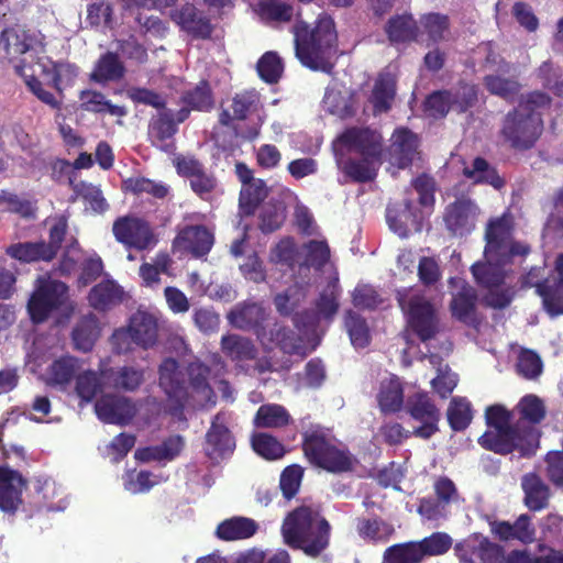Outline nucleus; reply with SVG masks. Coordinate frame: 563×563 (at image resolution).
Here are the masks:
<instances>
[{
  "instance_id": "46",
  "label": "nucleus",
  "mask_w": 563,
  "mask_h": 563,
  "mask_svg": "<svg viewBox=\"0 0 563 563\" xmlns=\"http://www.w3.org/2000/svg\"><path fill=\"white\" fill-rule=\"evenodd\" d=\"M268 189L262 179L256 178L240 192V208L245 214H252L256 207L266 198Z\"/></svg>"
},
{
  "instance_id": "55",
  "label": "nucleus",
  "mask_w": 563,
  "mask_h": 563,
  "mask_svg": "<svg viewBox=\"0 0 563 563\" xmlns=\"http://www.w3.org/2000/svg\"><path fill=\"white\" fill-rule=\"evenodd\" d=\"M352 464L353 459L351 454L344 450L338 449L334 443L317 466L322 467L329 472L340 473L351 470Z\"/></svg>"
},
{
  "instance_id": "38",
  "label": "nucleus",
  "mask_w": 563,
  "mask_h": 563,
  "mask_svg": "<svg viewBox=\"0 0 563 563\" xmlns=\"http://www.w3.org/2000/svg\"><path fill=\"white\" fill-rule=\"evenodd\" d=\"M124 74L125 67L118 54L108 52L99 58L91 78L97 82L118 81L123 78Z\"/></svg>"
},
{
  "instance_id": "24",
  "label": "nucleus",
  "mask_w": 563,
  "mask_h": 563,
  "mask_svg": "<svg viewBox=\"0 0 563 563\" xmlns=\"http://www.w3.org/2000/svg\"><path fill=\"white\" fill-rule=\"evenodd\" d=\"M209 367L200 362H192L188 366V376L191 391L188 393L199 407H211L216 405V395L208 383Z\"/></svg>"
},
{
  "instance_id": "1",
  "label": "nucleus",
  "mask_w": 563,
  "mask_h": 563,
  "mask_svg": "<svg viewBox=\"0 0 563 563\" xmlns=\"http://www.w3.org/2000/svg\"><path fill=\"white\" fill-rule=\"evenodd\" d=\"M485 240V262L475 263L472 273L476 282L488 289L484 297L486 305L501 309L511 301L509 289L501 288L506 278L505 266L515 256L527 255L530 246L512 239V221L508 216L492 220L487 224Z\"/></svg>"
},
{
  "instance_id": "62",
  "label": "nucleus",
  "mask_w": 563,
  "mask_h": 563,
  "mask_svg": "<svg viewBox=\"0 0 563 563\" xmlns=\"http://www.w3.org/2000/svg\"><path fill=\"white\" fill-rule=\"evenodd\" d=\"M124 185L128 190L134 194L145 192L158 199L166 197L169 191L165 184L145 177L129 178L124 181Z\"/></svg>"
},
{
  "instance_id": "6",
  "label": "nucleus",
  "mask_w": 563,
  "mask_h": 563,
  "mask_svg": "<svg viewBox=\"0 0 563 563\" xmlns=\"http://www.w3.org/2000/svg\"><path fill=\"white\" fill-rule=\"evenodd\" d=\"M5 41L7 54L11 59L22 56L19 63L14 65V69L19 75H24L25 68H37L44 74L53 70L52 80L56 89H59V74L57 67L51 60L37 57L43 53L42 35L40 33L30 32L21 27L10 29L2 32Z\"/></svg>"
},
{
  "instance_id": "22",
  "label": "nucleus",
  "mask_w": 563,
  "mask_h": 563,
  "mask_svg": "<svg viewBox=\"0 0 563 563\" xmlns=\"http://www.w3.org/2000/svg\"><path fill=\"white\" fill-rule=\"evenodd\" d=\"M418 154L417 136L408 129L396 130L388 147L390 164L399 168H406Z\"/></svg>"
},
{
  "instance_id": "36",
  "label": "nucleus",
  "mask_w": 563,
  "mask_h": 563,
  "mask_svg": "<svg viewBox=\"0 0 563 563\" xmlns=\"http://www.w3.org/2000/svg\"><path fill=\"white\" fill-rule=\"evenodd\" d=\"M388 38L393 43H405L417 40L419 27L411 14H399L390 18L385 26Z\"/></svg>"
},
{
  "instance_id": "21",
  "label": "nucleus",
  "mask_w": 563,
  "mask_h": 563,
  "mask_svg": "<svg viewBox=\"0 0 563 563\" xmlns=\"http://www.w3.org/2000/svg\"><path fill=\"white\" fill-rule=\"evenodd\" d=\"M26 482L13 470L0 467V510L13 514L22 504V490Z\"/></svg>"
},
{
  "instance_id": "15",
  "label": "nucleus",
  "mask_w": 563,
  "mask_h": 563,
  "mask_svg": "<svg viewBox=\"0 0 563 563\" xmlns=\"http://www.w3.org/2000/svg\"><path fill=\"white\" fill-rule=\"evenodd\" d=\"M478 209L471 199H457L445 208L443 220L454 236H464L475 228Z\"/></svg>"
},
{
  "instance_id": "47",
  "label": "nucleus",
  "mask_w": 563,
  "mask_h": 563,
  "mask_svg": "<svg viewBox=\"0 0 563 563\" xmlns=\"http://www.w3.org/2000/svg\"><path fill=\"white\" fill-rule=\"evenodd\" d=\"M104 389L108 387L103 384V369L100 373L88 371L77 376L76 393L84 401H91Z\"/></svg>"
},
{
  "instance_id": "57",
  "label": "nucleus",
  "mask_w": 563,
  "mask_h": 563,
  "mask_svg": "<svg viewBox=\"0 0 563 563\" xmlns=\"http://www.w3.org/2000/svg\"><path fill=\"white\" fill-rule=\"evenodd\" d=\"M254 451L267 460H276L284 455L285 450L280 442L271 434L257 433L252 438Z\"/></svg>"
},
{
  "instance_id": "16",
  "label": "nucleus",
  "mask_w": 563,
  "mask_h": 563,
  "mask_svg": "<svg viewBox=\"0 0 563 563\" xmlns=\"http://www.w3.org/2000/svg\"><path fill=\"white\" fill-rule=\"evenodd\" d=\"M95 411L101 421L123 426L134 418L136 407L126 397L106 395L97 400Z\"/></svg>"
},
{
  "instance_id": "41",
  "label": "nucleus",
  "mask_w": 563,
  "mask_h": 563,
  "mask_svg": "<svg viewBox=\"0 0 563 563\" xmlns=\"http://www.w3.org/2000/svg\"><path fill=\"white\" fill-rule=\"evenodd\" d=\"M79 367L77 358L71 356L60 357L54 361L48 367V383L59 386L68 385L79 371Z\"/></svg>"
},
{
  "instance_id": "13",
  "label": "nucleus",
  "mask_w": 563,
  "mask_h": 563,
  "mask_svg": "<svg viewBox=\"0 0 563 563\" xmlns=\"http://www.w3.org/2000/svg\"><path fill=\"white\" fill-rule=\"evenodd\" d=\"M115 239L129 247L145 250L155 244L150 225L135 217H121L112 227Z\"/></svg>"
},
{
  "instance_id": "43",
  "label": "nucleus",
  "mask_w": 563,
  "mask_h": 563,
  "mask_svg": "<svg viewBox=\"0 0 563 563\" xmlns=\"http://www.w3.org/2000/svg\"><path fill=\"white\" fill-rule=\"evenodd\" d=\"M5 253L10 257L25 263L37 261H51L44 249V241L15 243L8 246Z\"/></svg>"
},
{
  "instance_id": "2",
  "label": "nucleus",
  "mask_w": 563,
  "mask_h": 563,
  "mask_svg": "<svg viewBox=\"0 0 563 563\" xmlns=\"http://www.w3.org/2000/svg\"><path fill=\"white\" fill-rule=\"evenodd\" d=\"M295 52L306 67L330 74L333 69L331 56L336 43V31L331 16H319L314 27L298 21L292 26Z\"/></svg>"
},
{
  "instance_id": "25",
  "label": "nucleus",
  "mask_w": 563,
  "mask_h": 563,
  "mask_svg": "<svg viewBox=\"0 0 563 563\" xmlns=\"http://www.w3.org/2000/svg\"><path fill=\"white\" fill-rule=\"evenodd\" d=\"M492 531L505 541L518 540L529 544L536 540V528L531 523V517L527 514L520 515L514 523L495 521L492 523Z\"/></svg>"
},
{
  "instance_id": "23",
  "label": "nucleus",
  "mask_w": 563,
  "mask_h": 563,
  "mask_svg": "<svg viewBox=\"0 0 563 563\" xmlns=\"http://www.w3.org/2000/svg\"><path fill=\"white\" fill-rule=\"evenodd\" d=\"M213 235L203 225H189L181 229L174 240V246L199 257L206 255L212 247Z\"/></svg>"
},
{
  "instance_id": "48",
  "label": "nucleus",
  "mask_w": 563,
  "mask_h": 563,
  "mask_svg": "<svg viewBox=\"0 0 563 563\" xmlns=\"http://www.w3.org/2000/svg\"><path fill=\"white\" fill-rule=\"evenodd\" d=\"M422 552L415 542L395 544L384 552L383 563H420Z\"/></svg>"
},
{
  "instance_id": "37",
  "label": "nucleus",
  "mask_w": 563,
  "mask_h": 563,
  "mask_svg": "<svg viewBox=\"0 0 563 563\" xmlns=\"http://www.w3.org/2000/svg\"><path fill=\"white\" fill-rule=\"evenodd\" d=\"M356 531L365 541L386 542L395 533V528L391 523L378 517L360 518Z\"/></svg>"
},
{
  "instance_id": "33",
  "label": "nucleus",
  "mask_w": 563,
  "mask_h": 563,
  "mask_svg": "<svg viewBox=\"0 0 563 563\" xmlns=\"http://www.w3.org/2000/svg\"><path fill=\"white\" fill-rule=\"evenodd\" d=\"M419 34L427 35L430 44L449 41L451 36L449 16L441 13H426L419 20Z\"/></svg>"
},
{
  "instance_id": "34",
  "label": "nucleus",
  "mask_w": 563,
  "mask_h": 563,
  "mask_svg": "<svg viewBox=\"0 0 563 563\" xmlns=\"http://www.w3.org/2000/svg\"><path fill=\"white\" fill-rule=\"evenodd\" d=\"M129 329L133 334L134 343L143 347L152 346L157 338L155 318L145 312L136 311L130 319Z\"/></svg>"
},
{
  "instance_id": "20",
  "label": "nucleus",
  "mask_w": 563,
  "mask_h": 563,
  "mask_svg": "<svg viewBox=\"0 0 563 563\" xmlns=\"http://www.w3.org/2000/svg\"><path fill=\"white\" fill-rule=\"evenodd\" d=\"M386 219L390 230L400 238H407L411 232H421L423 227V217L413 210L410 200H406L404 207H388Z\"/></svg>"
},
{
  "instance_id": "50",
  "label": "nucleus",
  "mask_w": 563,
  "mask_h": 563,
  "mask_svg": "<svg viewBox=\"0 0 563 563\" xmlns=\"http://www.w3.org/2000/svg\"><path fill=\"white\" fill-rule=\"evenodd\" d=\"M382 411L396 412L404 404L402 387L399 380L390 379L383 383L378 395Z\"/></svg>"
},
{
  "instance_id": "51",
  "label": "nucleus",
  "mask_w": 563,
  "mask_h": 563,
  "mask_svg": "<svg viewBox=\"0 0 563 563\" xmlns=\"http://www.w3.org/2000/svg\"><path fill=\"white\" fill-rule=\"evenodd\" d=\"M429 360L431 364L439 365L438 375L431 380L432 387L442 398H446L456 387L457 376L450 372L448 365L441 366L439 355L432 354Z\"/></svg>"
},
{
  "instance_id": "56",
  "label": "nucleus",
  "mask_w": 563,
  "mask_h": 563,
  "mask_svg": "<svg viewBox=\"0 0 563 563\" xmlns=\"http://www.w3.org/2000/svg\"><path fill=\"white\" fill-rule=\"evenodd\" d=\"M256 69L264 81L275 84L279 80L284 67L282 59L276 53L267 52L257 62Z\"/></svg>"
},
{
  "instance_id": "28",
  "label": "nucleus",
  "mask_w": 563,
  "mask_h": 563,
  "mask_svg": "<svg viewBox=\"0 0 563 563\" xmlns=\"http://www.w3.org/2000/svg\"><path fill=\"white\" fill-rule=\"evenodd\" d=\"M258 528V523L254 519L234 516L218 525L216 536L223 541L245 540L252 538Z\"/></svg>"
},
{
  "instance_id": "11",
  "label": "nucleus",
  "mask_w": 563,
  "mask_h": 563,
  "mask_svg": "<svg viewBox=\"0 0 563 563\" xmlns=\"http://www.w3.org/2000/svg\"><path fill=\"white\" fill-rule=\"evenodd\" d=\"M406 408L408 413L421 426L413 430L416 437L422 439L431 438L438 430L440 411L424 393H417L407 399Z\"/></svg>"
},
{
  "instance_id": "19",
  "label": "nucleus",
  "mask_w": 563,
  "mask_h": 563,
  "mask_svg": "<svg viewBox=\"0 0 563 563\" xmlns=\"http://www.w3.org/2000/svg\"><path fill=\"white\" fill-rule=\"evenodd\" d=\"M145 382L143 368L124 365L103 369V384L108 389L133 393Z\"/></svg>"
},
{
  "instance_id": "5",
  "label": "nucleus",
  "mask_w": 563,
  "mask_h": 563,
  "mask_svg": "<svg viewBox=\"0 0 563 563\" xmlns=\"http://www.w3.org/2000/svg\"><path fill=\"white\" fill-rule=\"evenodd\" d=\"M550 98L540 91L522 96L517 109L509 112L504 121L503 134L516 148H529L542 132L539 109L549 106Z\"/></svg>"
},
{
  "instance_id": "63",
  "label": "nucleus",
  "mask_w": 563,
  "mask_h": 563,
  "mask_svg": "<svg viewBox=\"0 0 563 563\" xmlns=\"http://www.w3.org/2000/svg\"><path fill=\"white\" fill-rule=\"evenodd\" d=\"M286 219L285 207L282 202L267 203L261 213L260 228L265 233H271L282 227Z\"/></svg>"
},
{
  "instance_id": "17",
  "label": "nucleus",
  "mask_w": 563,
  "mask_h": 563,
  "mask_svg": "<svg viewBox=\"0 0 563 563\" xmlns=\"http://www.w3.org/2000/svg\"><path fill=\"white\" fill-rule=\"evenodd\" d=\"M170 20L183 31L196 38H209L213 26L208 16L202 14L192 3L187 2L169 12Z\"/></svg>"
},
{
  "instance_id": "29",
  "label": "nucleus",
  "mask_w": 563,
  "mask_h": 563,
  "mask_svg": "<svg viewBox=\"0 0 563 563\" xmlns=\"http://www.w3.org/2000/svg\"><path fill=\"white\" fill-rule=\"evenodd\" d=\"M342 141L363 156L379 158L382 153V136L368 129H350L342 135Z\"/></svg>"
},
{
  "instance_id": "44",
  "label": "nucleus",
  "mask_w": 563,
  "mask_h": 563,
  "mask_svg": "<svg viewBox=\"0 0 563 563\" xmlns=\"http://www.w3.org/2000/svg\"><path fill=\"white\" fill-rule=\"evenodd\" d=\"M464 175L467 178L474 179L475 183L489 184L495 189H500L505 185L504 179L497 174L496 169L489 166L482 157L475 158L472 166L464 169Z\"/></svg>"
},
{
  "instance_id": "60",
  "label": "nucleus",
  "mask_w": 563,
  "mask_h": 563,
  "mask_svg": "<svg viewBox=\"0 0 563 563\" xmlns=\"http://www.w3.org/2000/svg\"><path fill=\"white\" fill-rule=\"evenodd\" d=\"M379 158L364 156L361 161H350L345 166V173L356 181H368L376 176Z\"/></svg>"
},
{
  "instance_id": "59",
  "label": "nucleus",
  "mask_w": 563,
  "mask_h": 563,
  "mask_svg": "<svg viewBox=\"0 0 563 563\" xmlns=\"http://www.w3.org/2000/svg\"><path fill=\"white\" fill-rule=\"evenodd\" d=\"M260 12L263 19L275 22H288L294 15V8L280 0H262Z\"/></svg>"
},
{
  "instance_id": "61",
  "label": "nucleus",
  "mask_w": 563,
  "mask_h": 563,
  "mask_svg": "<svg viewBox=\"0 0 563 563\" xmlns=\"http://www.w3.org/2000/svg\"><path fill=\"white\" fill-rule=\"evenodd\" d=\"M260 107V95L254 91H244L232 99V111L235 120H244L249 114L256 112Z\"/></svg>"
},
{
  "instance_id": "8",
  "label": "nucleus",
  "mask_w": 563,
  "mask_h": 563,
  "mask_svg": "<svg viewBox=\"0 0 563 563\" xmlns=\"http://www.w3.org/2000/svg\"><path fill=\"white\" fill-rule=\"evenodd\" d=\"M68 299V287L59 280L40 277L36 288L27 302V310L35 323L45 321L48 316Z\"/></svg>"
},
{
  "instance_id": "14",
  "label": "nucleus",
  "mask_w": 563,
  "mask_h": 563,
  "mask_svg": "<svg viewBox=\"0 0 563 563\" xmlns=\"http://www.w3.org/2000/svg\"><path fill=\"white\" fill-rule=\"evenodd\" d=\"M266 309L255 301H242L236 303L227 313L228 322L241 331H254L258 338L265 336L264 322L267 320Z\"/></svg>"
},
{
  "instance_id": "12",
  "label": "nucleus",
  "mask_w": 563,
  "mask_h": 563,
  "mask_svg": "<svg viewBox=\"0 0 563 563\" xmlns=\"http://www.w3.org/2000/svg\"><path fill=\"white\" fill-rule=\"evenodd\" d=\"M159 386L173 402L169 410L173 415L181 413V409L188 399V390L185 386L183 374L178 369V363L174 358H166L159 366Z\"/></svg>"
},
{
  "instance_id": "53",
  "label": "nucleus",
  "mask_w": 563,
  "mask_h": 563,
  "mask_svg": "<svg viewBox=\"0 0 563 563\" xmlns=\"http://www.w3.org/2000/svg\"><path fill=\"white\" fill-rule=\"evenodd\" d=\"M516 368L522 377L536 379L541 375L543 364L534 351L521 349L517 357Z\"/></svg>"
},
{
  "instance_id": "18",
  "label": "nucleus",
  "mask_w": 563,
  "mask_h": 563,
  "mask_svg": "<svg viewBox=\"0 0 563 563\" xmlns=\"http://www.w3.org/2000/svg\"><path fill=\"white\" fill-rule=\"evenodd\" d=\"M449 283L452 288L450 307L453 316L465 323H473L477 300L475 289L461 278H451Z\"/></svg>"
},
{
  "instance_id": "58",
  "label": "nucleus",
  "mask_w": 563,
  "mask_h": 563,
  "mask_svg": "<svg viewBox=\"0 0 563 563\" xmlns=\"http://www.w3.org/2000/svg\"><path fill=\"white\" fill-rule=\"evenodd\" d=\"M450 93V103L452 111L459 113L466 111L477 101V90L473 85H461L456 88L448 90Z\"/></svg>"
},
{
  "instance_id": "9",
  "label": "nucleus",
  "mask_w": 563,
  "mask_h": 563,
  "mask_svg": "<svg viewBox=\"0 0 563 563\" xmlns=\"http://www.w3.org/2000/svg\"><path fill=\"white\" fill-rule=\"evenodd\" d=\"M537 271L528 273L525 284L536 287L543 299V306L552 317L563 314V253L558 255L553 274L542 282L537 280Z\"/></svg>"
},
{
  "instance_id": "42",
  "label": "nucleus",
  "mask_w": 563,
  "mask_h": 563,
  "mask_svg": "<svg viewBox=\"0 0 563 563\" xmlns=\"http://www.w3.org/2000/svg\"><path fill=\"white\" fill-rule=\"evenodd\" d=\"M395 79L390 74H380L372 93V102L377 112H386L395 96Z\"/></svg>"
},
{
  "instance_id": "64",
  "label": "nucleus",
  "mask_w": 563,
  "mask_h": 563,
  "mask_svg": "<svg viewBox=\"0 0 563 563\" xmlns=\"http://www.w3.org/2000/svg\"><path fill=\"white\" fill-rule=\"evenodd\" d=\"M422 552V559L427 555L434 556L445 553L452 545L449 534L435 532L420 542H415Z\"/></svg>"
},
{
  "instance_id": "7",
  "label": "nucleus",
  "mask_w": 563,
  "mask_h": 563,
  "mask_svg": "<svg viewBox=\"0 0 563 563\" xmlns=\"http://www.w3.org/2000/svg\"><path fill=\"white\" fill-rule=\"evenodd\" d=\"M399 306L408 317V323L421 341L432 339L438 330V318L432 305L423 297L410 290L397 292Z\"/></svg>"
},
{
  "instance_id": "31",
  "label": "nucleus",
  "mask_w": 563,
  "mask_h": 563,
  "mask_svg": "<svg viewBox=\"0 0 563 563\" xmlns=\"http://www.w3.org/2000/svg\"><path fill=\"white\" fill-rule=\"evenodd\" d=\"M98 318L93 313L82 316L74 325L71 340L76 350L89 352L100 336Z\"/></svg>"
},
{
  "instance_id": "27",
  "label": "nucleus",
  "mask_w": 563,
  "mask_h": 563,
  "mask_svg": "<svg viewBox=\"0 0 563 563\" xmlns=\"http://www.w3.org/2000/svg\"><path fill=\"white\" fill-rule=\"evenodd\" d=\"M335 443L329 430L319 426L311 427L303 432V452L306 457L314 465L321 461Z\"/></svg>"
},
{
  "instance_id": "45",
  "label": "nucleus",
  "mask_w": 563,
  "mask_h": 563,
  "mask_svg": "<svg viewBox=\"0 0 563 563\" xmlns=\"http://www.w3.org/2000/svg\"><path fill=\"white\" fill-rule=\"evenodd\" d=\"M306 298L305 288L298 284L289 286L274 297V305L282 316L292 314Z\"/></svg>"
},
{
  "instance_id": "52",
  "label": "nucleus",
  "mask_w": 563,
  "mask_h": 563,
  "mask_svg": "<svg viewBox=\"0 0 563 563\" xmlns=\"http://www.w3.org/2000/svg\"><path fill=\"white\" fill-rule=\"evenodd\" d=\"M448 420L453 430H464L472 420L470 402L464 398H453L448 408Z\"/></svg>"
},
{
  "instance_id": "49",
  "label": "nucleus",
  "mask_w": 563,
  "mask_h": 563,
  "mask_svg": "<svg viewBox=\"0 0 563 563\" xmlns=\"http://www.w3.org/2000/svg\"><path fill=\"white\" fill-rule=\"evenodd\" d=\"M344 323L350 335L351 343L356 349H363L369 344V329L364 318L358 313L349 310L345 314Z\"/></svg>"
},
{
  "instance_id": "26",
  "label": "nucleus",
  "mask_w": 563,
  "mask_h": 563,
  "mask_svg": "<svg viewBox=\"0 0 563 563\" xmlns=\"http://www.w3.org/2000/svg\"><path fill=\"white\" fill-rule=\"evenodd\" d=\"M523 503L531 511H540L549 506L551 490L544 481L536 473L525 474L521 478Z\"/></svg>"
},
{
  "instance_id": "4",
  "label": "nucleus",
  "mask_w": 563,
  "mask_h": 563,
  "mask_svg": "<svg viewBox=\"0 0 563 563\" xmlns=\"http://www.w3.org/2000/svg\"><path fill=\"white\" fill-rule=\"evenodd\" d=\"M487 424L494 430L486 431L479 443L483 448L499 454H508L518 450L522 456L533 453L537 438L532 428L520 434L510 423L512 413L501 405H494L486 409Z\"/></svg>"
},
{
  "instance_id": "3",
  "label": "nucleus",
  "mask_w": 563,
  "mask_h": 563,
  "mask_svg": "<svg viewBox=\"0 0 563 563\" xmlns=\"http://www.w3.org/2000/svg\"><path fill=\"white\" fill-rule=\"evenodd\" d=\"M282 532L288 545L314 558L329 544L330 525L318 511L299 507L286 517Z\"/></svg>"
},
{
  "instance_id": "40",
  "label": "nucleus",
  "mask_w": 563,
  "mask_h": 563,
  "mask_svg": "<svg viewBox=\"0 0 563 563\" xmlns=\"http://www.w3.org/2000/svg\"><path fill=\"white\" fill-rule=\"evenodd\" d=\"M80 107L89 112L109 113L115 117H123L125 110L123 107L112 104L106 99L104 95L96 90H84L80 92Z\"/></svg>"
},
{
  "instance_id": "35",
  "label": "nucleus",
  "mask_w": 563,
  "mask_h": 563,
  "mask_svg": "<svg viewBox=\"0 0 563 563\" xmlns=\"http://www.w3.org/2000/svg\"><path fill=\"white\" fill-rule=\"evenodd\" d=\"M221 350L233 361H250L257 355L254 342L240 334H227L221 338Z\"/></svg>"
},
{
  "instance_id": "39",
  "label": "nucleus",
  "mask_w": 563,
  "mask_h": 563,
  "mask_svg": "<svg viewBox=\"0 0 563 563\" xmlns=\"http://www.w3.org/2000/svg\"><path fill=\"white\" fill-rule=\"evenodd\" d=\"M291 420L288 411L280 405H262L254 418V424L257 428L275 429L287 426Z\"/></svg>"
},
{
  "instance_id": "54",
  "label": "nucleus",
  "mask_w": 563,
  "mask_h": 563,
  "mask_svg": "<svg viewBox=\"0 0 563 563\" xmlns=\"http://www.w3.org/2000/svg\"><path fill=\"white\" fill-rule=\"evenodd\" d=\"M183 102L194 110L208 111L213 107V99L209 84L200 81L192 90L183 96Z\"/></svg>"
},
{
  "instance_id": "10",
  "label": "nucleus",
  "mask_w": 563,
  "mask_h": 563,
  "mask_svg": "<svg viewBox=\"0 0 563 563\" xmlns=\"http://www.w3.org/2000/svg\"><path fill=\"white\" fill-rule=\"evenodd\" d=\"M235 449V439L227 426L223 413H218L212 419L206 433L203 451L213 463L229 457Z\"/></svg>"
},
{
  "instance_id": "30",
  "label": "nucleus",
  "mask_w": 563,
  "mask_h": 563,
  "mask_svg": "<svg viewBox=\"0 0 563 563\" xmlns=\"http://www.w3.org/2000/svg\"><path fill=\"white\" fill-rule=\"evenodd\" d=\"M123 295V289L117 283L102 280L90 289L88 302L98 311H107L122 302Z\"/></svg>"
},
{
  "instance_id": "32",
  "label": "nucleus",
  "mask_w": 563,
  "mask_h": 563,
  "mask_svg": "<svg viewBox=\"0 0 563 563\" xmlns=\"http://www.w3.org/2000/svg\"><path fill=\"white\" fill-rule=\"evenodd\" d=\"M268 341L274 343L286 354H295L305 357L308 352L301 335L283 324H274L268 332Z\"/></svg>"
}]
</instances>
